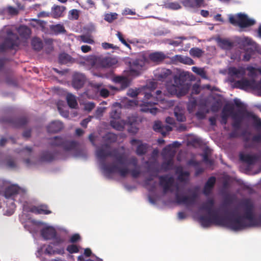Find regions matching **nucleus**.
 <instances>
[{
  "instance_id": "obj_1",
  "label": "nucleus",
  "mask_w": 261,
  "mask_h": 261,
  "mask_svg": "<svg viewBox=\"0 0 261 261\" xmlns=\"http://www.w3.org/2000/svg\"><path fill=\"white\" fill-rule=\"evenodd\" d=\"M147 86L150 89L149 92H145L143 93L144 98L140 103H138V105L141 108V111L146 113H150L153 115L156 114L158 111L156 108H153V106L158 104V102L163 100L162 96V91L157 90L155 92L153 90L156 86L155 82H150Z\"/></svg>"
},
{
  "instance_id": "obj_2",
  "label": "nucleus",
  "mask_w": 261,
  "mask_h": 261,
  "mask_svg": "<svg viewBox=\"0 0 261 261\" xmlns=\"http://www.w3.org/2000/svg\"><path fill=\"white\" fill-rule=\"evenodd\" d=\"M190 73L181 72L178 75H174V84L169 85L167 89L171 95H176L180 97L186 95L191 87V83L189 80Z\"/></svg>"
},
{
  "instance_id": "obj_3",
  "label": "nucleus",
  "mask_w": 261,
  "mask_h": 261,
  "mask_svg": "<svg viewBox=\"0 0 261 261\" xmlns=\"http://www.w3.org/2000/svg\"><path fill=\"white\" fill-rule=\"evenodd\" d=\"M121 165V167H119L117 164L105 165V172L106 174L118 172L119 175L123 177H125L128 173H130L132 176L134 178H137L141 174L140 168L138 166V160L136 157L132 156L128 161V164L131 165L134 167V169L129 170L126 166Z\"/></svg>"
},
{
  "instance_id": "obj_4",
  "label": "nucleus",
  "mask_w": 261,
  "mask_h": 261,
  "mask_svg": "<svg viewBox=\"0 0 261 261\" xmlns=\"http://www.w3.org/2000/svg\"><path fill=\"white\" fill-rule=\"evenodd\" d=\"M97 158L101 161L102 169L105 171V166L107 165L105 163V160L107 157H112L116 159L120 165H123L126 161V158L122 153H120L117 149L110 150V145L108 143L102 145L97 148L96 151Z\"/></svg>"
},
{
  "instance_id": "obj_5",
  "label": "nucleus",
  "mask_w": 261,
  "mask_h": 261,
  "mask_svg": "<svg viewBox=\"0 0 261 261\" xmlns=\"http://www.w3.org/2000/svg\"><path fill=\"white\" fill-rule=\"evenodd\" d=\"M49 140L50 146L61 147L65 151H76L79 148L80 144L78 142L69 141L64 137L56 136Z\"/></svg>"
},
{
  "instance_id": "obj_6",
  "label": "nucleus",
  "mask_w": 261,
  "mask_h": 261,
  "mask_svg": "<svg viewBox=\"0 0 261 261\" xmlns=\"http://www.w3.org/2000/svg\"><path fill=\"white\" fill-rule=\"evenodd\" d=\"M19 43V38L17 34L13 33L11 30H8L6 37L0 44V51L4 52L8 49H15L18 47Z\"/></svg>"
},
{
  "instance_id": "obj_7",
  "label": "nucleus",
  "mask_w": 261,
  "mask_h": 261,
  "mask_svg": "<svg viewBox=\"0 0 261 261\" xmlns=\"http://www.w3.org/2000/svg\"><path fill=\"white\" fill-rule=\"evenodd\" d=\"M225 227L234 231H239L247 227H250L252 224H248L242 216H234L233 217L227 216Z\"/></svg>"
},
{
  "instance_id": "obj_8",
  "label": "nucleus",
  "mask_w": 261,
  "mask_h": 261,
  "mask_svg": "<svg viewBox=\"0 0 261 261\" xmlns=\"http://www.w3.org/2000/svg\"><path fill=\"white\" fill-rule=\"evenodd\" d=\"M178 187L177 186V192L175 193V199L177 203L183 204L187 206L193 205L196 204L198 198L197 190H188V192L191 193L190 196H180L178 192Z\"/></svg>"
},
{
  "instance_id": "obj_9",
  "label": "nucleus",
  "mask_w": 261,
  "mask_h": 261,
  "mask_svg": "<svg viewBox=\"0 0 261 261\" xmlns=\"http://www.w3.org/2000/svg\"><path fill=\"white\" fill-rule=\"evenodd\" d=\"M245 208V212L242 216L244 220L246 219L249 221L248 224H252L250 227L255 226L256 218L254 217L253 213V205L249 200H245L242 203Z\"/></svg>"
},
{
  "instance_id": "obj_10",
  "label": "nucleus",
  "mask_w": 261,
  "mask_h": 261,
  "mask_svg": "<svg viewBox=\"0 0 261 261\" xmlns=\"http://www.w3.org/2000/svg\"><path fill=\"white\" fill-rule=\"evenodd\" d=\"M160 185L163 188L164 193L166 194L168 192H173V190L171 188L173 186L174 180L172 176H169L167 175H161L159 176Z\"/></svg>"
},
{
  "instance_id": "obj_11",
  "label": "nucleus",
  "mask_w": 261,
  "mask_h": 261,
  "mask_svg": "<svg viewBox=\"0 0 261 261\" xmlns=\"http://www.w3.org/2000/svg\"><path fill=\"white\" fill-rule=\"evenodd\" d=\"M145 62L143 59H136L130 63V72L132 74L138 75L140 73V71L145 66Z\"/></svg>"
},
{
  "instance_id": "obj_12",
  "label": "nucleus",
  "mask_w": 261,
  "mask_h": 261,
  "mask_svg": "<svg viewBox=\"0 0 261 261\" xmlns=\"http://www.w3.org/2000/svg\"><path fill=\"white\" fill-rule=\"evenodd\" d=\"M255 23L254 19L249 18L245 14H239L238 25L241 28H245L253 25Z\"/></svg>"
},
{
  "instance_id": "obj_13",
  "label": "nucleus",
  "mask_w": 261,
  "mask_h": 261,
  "mask_svg": "<svg viewBox=\"0 0 261 261\" xmlns=\"http://www.w3.org/2000/svg\"><path fill=\"white\" fill-rule=\"evenodd\" d=\"M167 56L162 51H155L148 55V59L156 64H159L163 62Z\"/></svg>"
},
{
  "instance_id": "obj_14",
  "label": "nucleus",
  "mask_w": 261,
  "mask_h": 261,
  "mask_svg": "<svg viewBox=\"0 0 261 261\" xmlns=\"http://www.w3.org/2000/svg\"><path fill=\"white\" fill-rule=\"evenodd\" d=\"M86 80V78L84 74L79 73H75L73 76L72 86L75 89H80L83 87Z\"/></svg>"
},
{
  "instance_id": "obj_15",
  "label": "nucleus",
  "mask_w": 261,
  "mask_h": 261,
  "mask_svg": "<svg viewBox=\"0 0 261 261\" xmlns=\"http://www.w3.org/2000/svg\"><path fill=\"white\" fill-rule=\"evenodd\" d=\"M211 217L213 224L223 226L225 227L226 220H227V216L221 217L219 216L215 211L211 212V214H208Z\"/></svg>"
},
{
  "instance_id": "obj_16",
  "label": "nucleus",
  "mask_w": 261,
  "mask_h": 261,
  "mask_svg": "<svg viewBox=\"0 0 261 261\" xmlns=\"http://www.w3.org/2000/svg\"><path fill=\"white\" fill-rule=\"evenodd\" d=\"M41 236L45 240H52L57 234L55 229L53 227L43 228L40 231Z\"/></svg>"
},
{
  "instance_id": "obj_17",
  "label": "nucleus",
  "mask_w": 261,
  "mask_h": 261,
  "mask_svg": "<svg viewBox=\"0 0 261 261\" xmlns=\"http://www.w3.org/2000/svg\"><path fill=\"white\" fill-rule=\"evenodd\" d=\"M66 8L63 6L54 5L51 9L50 16L54 18H59L64 16Z\"/></svg>"
},
{
  "instance_id": "obj_18",
  "label": "nucleus",
  "mask_w": 261,
  "mask_h": 261,
  "mask_svg": "<svg viewBox=\"0 0 261 261\" xmlns=\"http://www.w3.org/2000/svg\"><path fill=\"white\" fill-rule=\"evenodd\" d=\"M255 81L254 80H249L246 78H243L240 80L236 81L234 83V86L236 88L244 90L252 87Z\"/></svg>"
},
{
  "instance_id": "obj_19",
  "label": "nucleus",
  "mask_w": 261,
  "mask_h": 261,
  "mask_svg": "<svg viewBox=\"0 0 261 261\" xmlns=\"http://www.w3.org/2000/svg\"><path fill=\"white\" fill-rule=\"evenodd\" d=\"M30 212L36 215L43 214L48 215L51 213V211L48 210L47 205L42 204L39 206H33L30 208Z\"/></svg>"
},
{
  "instance_id": "obj_20",
  "label": "nucleus",
  "mask_w": 261,
  "mask_h": 261,
  "mask_svg": "<svg viewBox=\"0 0 261 261\" xmlns=\"http://www.w3.org/2000/svg\"><path fill=\"white\" fill-rule=\"evenodd\" d=\"M172 73L171 70L165 68H160L154 71V76L159 81H163Z\"/></svg>"
},
{
  "instance_id": "obj_21",
  "label": "nucleus",
  "mask_w": 261,
  "mask_h": 261,
  "mask_svg": "<svg viewBox=\"0 0 261 261\" xmlns=\"http://www.w3.org/2000/svg\"><path fill=\"white\" fill-rule=\"evenodd\" d=\"M141 143L140 144H139V145L137 146L136 149V153L138 155H142L145 154L147 151V148L148 145L146 143H142L141 141L137 139H132L130 141V144L132 145H135L136 144Z\"/></svg>"
},
{
  "instance_id": "obj_22",
  "label": "nucleus",
  "mask_w": 261,
  "mask_h": 261,
  "mask_svg": "<svg viewBox=\"0 0 261 261\" xmlns=\"http://www.w3.org/2000/svg\"><path fill=\"white\" fill-rule=\"evenodd\" d=\"M217 41L219 47L224 50H229L234 46V42L228 39L218 38Z\"/></svg>"
},
{
  "instance_id": "obj_23",
  "label": "nucleus",
  "mask_w": 261,
  "mask_h": 261,
  "mask_svg": "<svg viewBox=\"0 0 261 261\" xmlns=\"http://www.w3.org/2000/svg\"><path fill=\"white\" fill-rule=\"evenodd\" d=\"M240 160L244 163L252 165L254 164L257 161L258 158L256 155H251L240 153L239 154Z\"/></svg>"
},
{
  "instance_id": "obj_24",
  "label": "nucleus",
  "mask_w": 261,
  "mask_h": 261,
  "mask_svg": "<svg viewBox=\"0 0 261 261\" xmlns=\"http://www.w3.org/2000/svg\"><path fill=\"white\" fill-rule=\"evenodd\" d=\"M216 178L214 176H211L207 179L203 188V193L205 196H208L212 192L215 185Z\"/></svg>"
},
{
  "instance_id": "obj_25",
  "label": "nucleus",
  "mask_w": 261,
  "mask_h": 261,
  "mask_svg": "<svg viewBox=\"0 0 261 261\" xmlns=\"http://www.w3.org/2000/svg\"><path fill=\"white\" fill-rule=\"evenodd\" d=\"M172 61L175 63H180L186 65H194V61L191 58L180 55H177L173 57Z\"/></svg>"
},
{
  "instance_id": "obj_26",
  "label": "nucleus",
  "mask_w": 261,
  "mask_h": 261,
  "mask_svg": "<svg viewBox=\"0 0 261 261\" xmlns=\"http://www.w3.org/2000/svg\"><path fill=\"white\" fill-rule=\"evenodd\" d=\"M8 122L14 127H20L26 125L28 122V120L25 117H21L10 119L8 120Z\"/></svg>"
},
{
  "instance_id": "obj_27",
  "label": "nucleus",
  "mask_w": 261,
  "mask_h": 261,
  "mask_svg": "<svg viewBox=\"0 0 261 261\" xmlns=\"http://www.w3.org/2000/svg\"><path fill=\"white\" fill-rule=\"evenodd\" d=\"M63 127L62 123L59 121H54L47 126V130L50 133H57L61 131Z\"/></svg>"
},
{
  "instance_id": "obj_28",
  "label": "nucleus",
  "mask_w": 261,
  "mask_h": 261,
  "mask_svg": "<svg viewBox=\"0 0 261 261\" xmlns=\"http://www.w3.org/2000/svg\"><path fill=\"white\" fill-rule=\"evenodd\" d=\"M20 190V188L16 186L12 185L7 187L5 191L4 196L6 198H13Z\"/></svg>"
},
{
  "instance_id": "obj_29",
  "label": "nucleus",
  "mask_w": 261,
  "mask_h": 261,
  "mask_svg": "<svg viewBox=\"0 0 261 261\" xmlns=\"http://www.w3.org/2000/svg\"><path fill=\"white\" fill-rule=\"evenodd\" d=\"M57 158V152H50L49 151L43 152L40 157V160L43 162H50Z\"/></svg>"
},
{
  "instance_id": "obj_30",
  "label": "nucleus",
  "mask_w": 261,
  "mask_h": 261,
  "mask_svg": "<svg viewBox=\"0 0 261 261\" xmlns=\"http://www.w3.org/2000/svg\"><path fill=\"white\" fill-rule=\"evenodd\" d=\"M239 113L242 114L243 113L241 110H239L238 113H236L232 114V118L234 121L232 123V126L233 128L240 129L241 128L242 118L239 116Z\"/></svg>"
},
{
  "instance_id": "obj_31",
  "label": "nucleus",
  "mask_w": 261,
  "mask_h": 261,
  "mask_svg": "<svg viewBox=\"0 0 261 261\" xmlns=\"http://www.w3.org/2000/svg\"><path fill=\"white\" fill-rule=\"evenodd\" d=\"M116 63V60L111 57L102 58L99 61L100 65L104 68L111 67L115 64Z\"/></svg>"
},
{
  "instance_id": "obj_32",
  "label": "nucleus",
  "mask_w": 261,
  "mask_h": 261,
  "mask_svg": "<svg viewBox=\"0 0 261 261\" xmlns=\"http://www.w3.org/2000/svg\"><path fill=\"white\" fill-rule=\"evenodd\" d=\"M214 204L215 201L213 198L208 199L200 207V210L206 211L208 214H211Z\"/></svg>"
},
{
  "instance_id": "obj_33",
  "label": "nucleus",
  "mask_w": 261,
  "mask_h": 261,
  "mask_svg": "<svg viewBox=\"0 0 261 261\" xmlns=\"http://www.w3.org/2000/svg\"><path fill=\"white\" fill-rule=\"evenodd\" d=\"M110 123L113 128L119 131H123L126 123L122 120H111Z\"/></svg>"
},
{
  "instance_id": "obj_34",
  "label": "nucleus",
  "mask_w": 261,
  "mask_h": 261,
  "mask_svg": "<svg viewBox=\"0 0 261 261\" xmlns=\"http://www.w3.org/2000/svg\"><path fill=\"white\" fill-rule=\"evenodd\" d=\"M247 116L251 117L253 120L252 124L253 126L257 130L261 129V119L258 117L253 113L247 112Z\"/></svg>"
},
{
  "instance_id": "obj_35",
  "label": "nucleus",
  "mask_w": 261,
  "mask_h": 261,
  "mask_svg": "<svg viewBox=\"0 0 261 261\" xmlns=\"http://www.w3.org/2000/svg\"><path fill=\"white\" fill-rule=\"evenodd\" d=\"M199 221L203 227H208L213 224L210 215L208 216H201L199 218Z\"/></svg>"
},
{
  "instance_id": "obj_36",
  "label": "nucleus",
  "mask_w": 261,
  "mask_h": 261,
  "mask_svg": "<svg viewBox=\"0 0 261 261\" xmlns=\"http://www.w3.org/2000/svg\"><path fill=\"white\" fill-rule=\"evenodd\" d=\"M18 32L20 36L24 38H29L31 33V30L26 25L20 26L18 29Z\"/></svg>"
},
{
  "instance_id": "obj_37",
  "label": "nucleus",
  "mask_w": 261,
  "mask_h": 261,
  "mask_svg": "<svg viewBox=\"0 0 261 261\" xmlns=\"http://www.w3.org/2000/svg\"><path fill=\"white\" fill-rule=\"evenodd\" d=\"M229 72L232 75H235L238 78L240 77L239 75L243 76L245 74V69L243 68L238 69L236 67H231L229 69Z\"/></svg>"
},
{
  "instance_id": "obj_38",
  "label": "nucleus",
  "mask_w": 261,
  "mask_h": 261,
  "mask_svg": "<svg viewBox=\"0 0 261 261\" xmlns=\"http://www.w3.org/2000/svg\"><path fill=\"white\" fill-rule=\"evenodd\" d=\"M66 100L69 107L71 108H75L77 106V102L74 95L71 93L67 94Z\"/></svg>"
},
{
  "instance_id": "obj_39",
  "label": "nucleus",
  "mask_w": 261,
  "mask_h": 261,
  "mask_svg": "<svg viewBox=\"0 0 261 261\" xmlns=\"http://www.w3.org/2000/svg\"><path fill=\"white\" fill-rule=\"evenodd\" d=\"M50 29L55 34L64 33L66 32L64 27L63 26V25L61 24L51 25L50 26Z\"/></svg>"
},
{
  "instance_id": "obj_40",
  "label": "nucleus",
  "mask_w": 261,
  "mask_h": 261,
  "mask_svg": "<svg viewBox=\"0 0 261 261\" xmlns=\"http://www.w3.org/2000/svg\"><path fill=\"white\" fill-rule=\"evenodd\" d=\"M32 45L36 50H40L43 47L42 41L38 38H34L32 40Z\"/></svg>"
},
{
  "instance_id": "obj_41",
  "label": "nucleus",
  "mask_w": 261,
  "mask_h": 261,
  "mask_svg": "<svg viewBox=\"0 0 261 261\" xmlns=\"http://www.w3.org/2000/svg\"><path fill=\"white\" fill-rule=\"evenodd\" d=\"M71 59V56L66 53L61 54L59 57V62L62 64H66L70 62Z\"/></svg>"
},
{
  "instance_id": "obj_42",
  "label": "nucleus",
  "mask_w": 261,
  "mask_h": 261,
  "mask_svg": "<svg viewBox=\"0 0 261 261\" xmlns=\"http://www.w3.org/2000/svg\"><path fill=\"white\" fill-rule=\"evenodd\" d=\"M77 39L84 43H87L91 44L94 43V41L92 38L91 36L88 35H80L78 36Z\"/></svg>"
},
{
  "instance_id": "obj_43",
  "label": "nucleus",
  "mask_w": 261,
  "mask_h": 261,
  "mask_svg": "<svg viewBox=\"0 0 261 261\" xmlns=\"http://www.w3.org/2000/svg\"><path fill=\"white\" fill-rule=\"evenodd\" d=\"M103 139L107 143H111L115 142L117 140V137L116 135L113 133H108L104 137Z\"/></svg>"
},
{
  "instance_id": "obj_44",
  "label": "nucleus",
  "mask_w": 261,
  "mask_h": 261,
  "mask_svg": "<svg viewBox=\"0 0 261 261\" xmlns=\"http://www.w3.org/2000/svg\"><path fill=\"white\" fill-rule=\"evenodd\" d=\"M203 51L197 47H193L190 50V55L194 57L199 58L202 56Z\"/></svg>"
},
{
  "instance_id": "obj_45",
  "label": "nucleus",
  "mask_w": 261,
  "mask_h": 261,
  "mask_svg": "<svg viewBox=\"0 0 261 261\" xmlns=\"http://www.w3.org/2000/svg\"><path fill=\"white\" fill-rule=\"evenodd\" d=\"M253 43V40L249 37H244L240 39L239 42L241 46L245 47L246 46L252 45Z\"/></svg>"
},
{
  "instance_id": "obj_46",
  "label": "nucleus",
  "mask_w": 261,
  "mask_h": 261,
  "mask_svg": "<svg viewBox=\"0 0 261 261\" xmlns=\"http://www.w3.org/2000/svg\"><path fill=\"white\" fill-rule=\"evenodd\" d=\"M234 107L232 105L229 104L225 105L222 111V113L228 114L229 115H230L231 116L233 113H235L233 111Z\"/></svg>"
},
{
  "instance_id": "obj_47",
  "label": "nucleus",
  "mask_w": 261,
  "mask_h": 261,
  "mask_svg": "<svg viewBox=\"0 0 261 261\" xmlns=\"http://www.w3.org/2000/svg\"><path fill=\"white\" fill-rule=\"evenodd\" d=\"M174 115L177 121L179 122H184L186 118L184 113L180 112L178 109L175 108L174 110Z\"/></svg>"
},
{
  "instance_id": "obj_48",
  "label": "nucleus",
  "mask_w": 261,
  "mask_h": 261,
  "mask_svg": "<svg viewBox=\"0 0 261 261\" xmlns=\"http://www.w3.org/2000/svg\"><path fill=\"white\" fill-rule=\"evenodd\" d=\"M173 166V161L172 158L169 159L166 162H164L162 164V167L165 171H168L171 169Z\"/></svg>"
},
{
  "instance_id": "obj_49",
  "label": "nucleus",
  "mask_w": 261,
  "mask_h": 261,
  "mask_svg": "<svg viewBox=\"0 0 261 261\" xmlns=\"http://www.w3.org/2000/svg\"><path fill=\"white\" fill-rule=\"evenodd\" d=\"M5 11L11 15H17L19 13L18 9L11 6L7 7L5 9Z\"/></svg>"
},
{
  "instance_id": "obj_50",
  "label": "nucleus",
  "mask_w": 261,
  "mask_h": 261,
  "mask_svg": "<svg viewBox=\"0 0 261 261\" xmlns=\"http://www.w3.org/2000/svg\"><path fill=\"white\" fill-rule=\"evenodd\" d=\"M120 115L121 112L119 110H112L110 113V118L112 120H119Z\"/></svg>"
},
{
  "instance_id": "obj_51",
  "label": "nucleus",
  "mask_w": 261,
  "mask_h": 261,
  "mask_svg": "<svg viewBox=\"0 0 261 261\" xmlns=\"http://www.w3.org/2000/svg\"><path fill=\"white\" fill-rule=\"evenodd\" d=\"M143 93H145V92L141 91L140 89L137 90H134L132 89H130L128 90L127 95L132 97H135L138 95L140 94H143Z\"/></svg>"
},
{
  "instance_id": "obj_52",
  "label": "nucleus",
  "mask_w": 261,
  "mask_h": 261,
  "mask_svg": "<svg viewBox=\"0 0 261 261\" xmlns=\"http://www.w3.org/2000/svg\"><path fill=\"white\" fill-rule=\"evenodd\" d=\"M117 16L116 13L107 14L105 16V20L109 22H112L117 18Z\"/></svg>"
},
{
  "instance_id": "obj_53",
  "label": "nucleus",
  "mask_w": 261,
  "mask_h": 261,
  "mask_svg": "<svg viewBox=\"0 0 261 261\" xmlns=\"http://www.w3.org/2000/svg\"><path fill=\"white\" fill-rule=\"evenodd\" d=\"M116 36H117L118 38L119 39V41L126 47L128 48L129 49H131L130 45L127 43V42L125 40V39L124 38L122 34L120 32H117L116 34Z\"/></svg>"
},
{
  "instance_id": "obj_54",
  "label": "nucleus",
  "mask_w": 261,
  "mask_h": 261,
  "mask_svg": "<svg viewBox=\"0 0 261 261\" xmlns=\"http://www.w3.org/2000/svg\"><path fill=\"white\" fill-rule=\"evenodd\" d=\"M66 250L71 254L76 253L79 252V248L76 245L72 244L67 247Z\"/></svg>"
},
{
  "instance_id": "obj_55",
  "label": "nucleus",
  "mask_w": 261,
  "mask_h": 261,
  "mask_svg": "<svg viewBox=\"0 0 261 261\" xmlns=\"http://www.w3.org/2000/svg\"><path fill=\"white\" fill-rule=\"evenodd\" d=\"M197 106V101L195 99L193 98L191 99L188 103L187 108L189 111H192L196 108Z\"/></svg>"
},
{
  "instance_id": "obj_56",
  "label": "nucleus",
  "mask_w": 261,
  "mask_h": 261,
  "mask_svg": "<svg viewBox=\"0 0 261 261\" xmlns=\"http://www.w3.org/2000/svg\"><path fill=\"white\" fill-rule=\"evenodd\" d=\"M203 162L206 165L209 166H212L214 164V161L213 160L210 159L208 158V154L206 153L202 154Z\"/></svg>"
},
{
  "instance_id": "obj_57",
  "label": "nucleus",
  "mask_w": 261,
  "mask_h": 261,
  "mask_svg": "<svg viewBox=\"0 0 261 261\" xmlns=\"http://www.w3.org/2000/svg\"><path fill=\"white\" fill-rule=\"evenodd\" d=\"M162 122L160 121H155L154 123L153 126V129L154 131L156 132L160 133L162 131Z\"/></svg>"
},
{
  "instance_id": "obj_58",
  "label": "nucleus",
  "mask_w": 261,
  "mask_h": 261,
  "mask_svg": "<svg viewBox=\"0 0 261 261\" xmlns=\"http://www.w3.org/2000/svg\"><path fill=\"white\" fill-rule=\"evenodd\" d=\"M54 240L53 242L51 243V244L55 246L59 245L63 243L64 242V239L61 238L59 236H57L56 234V237L53 238V239Z\"/></svg>"
},
{
  "instance_id": "obj_59",
  "label": "nucleus",
  "mask_w": 261,
  "mask_h": 261,
  "mask_svg": "<svg viewBox=\"0 0 261 261\" xmlns=\"http://www.w3.org/2000/svg\"><path fill=\"white\" fill-rule=\"evenodd\" d=\"M172 127L170 126L169 125H162V132H161V134L162 135L163 137H165L166 136L167 133L171 132L172 130Z\"/></svg>"
},
{
  "instance_id": "obj_60",
  "label": "nucleus",
  "mask_w": 261,
  "mask_h": 261,
  "mask_svg": "<svg viewBox=\"0 0 261 261\" xmlns=\"http://www.w3.org/2000/svg\"><path fill=\"white\" fill-rule=\"evenodd\" d=\"M69 15L74 20H77L79 17V12L77 9H72L69 12Z\"/></svg>"
},
{
  "instance_id": "obj_61",
  "label": "nucleus",
  "mask_w": 261,
  "mask_h": 261,
  "mask_svg": "<svg viewBox=\"0 0 261 261\" xmlns=\"http://www.w3.org/2000/svg\"><path fill=\"white\" fill-rule=\"evenodd\" d=\"M246 70L249 71L248 76L250 77H255L256 75V69L252 66H248Z\"/></svg>"
},
{
  "instance_id": "obj_62",
  "label": "nucleus",
  "mask_w": 261,
  "mask_h": 261,
  "mask_svg": "<svg viewBox=\"0 0 261 261\" xmlns=\"http://www.w3.org/2000/svg\"><path fill=\"white\" fill-rule=\"evenodd\" d=\"M120 85L121 90L125 89L129 86V81L127 77H124V78L122 80V82L120 84Z\"/></svg>"
},
{
  "instance_id": "obj_63",
  "label": "nucleus",
  "mask_w": 261,
  "mask_h": 261,
  "mask_svg": "<svg viewBox=\"0 0 261 261\" xmlns=\"http://www.w3.org/2000/svg\"><path fill=\"white\" fill-rule=\"evenodd\" d=\"M168 7L172 10H178L181 8V6L178 2L170 3L168 4Z\"/></svg>"
},
{
  "instance_id": "obj_64",
  "label": "nucleus",
  "mask_w": 261,
  "mask_h": 261,
  "mask_svg": "<svg viewBox=\"0 0 261 261\" xmlns=\"http://www.w3.org/2000/svg\"><path fill=\"white\" fill-rule=\"evenodd\" d=\"M182 3L186 7L191 8L196 7V5L193 0H183Z\"/></svg>"
}]
</instances>
